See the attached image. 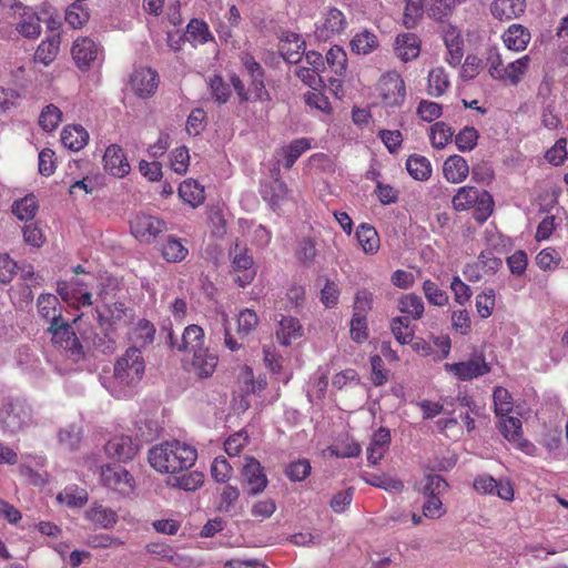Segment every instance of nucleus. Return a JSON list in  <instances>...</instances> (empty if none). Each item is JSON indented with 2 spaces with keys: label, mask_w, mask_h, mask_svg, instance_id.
Masks as SVG:
<instances>
[{
  "label": "nucleus",
  "mask_w": 568,
  "mask_h": 568,
  "mask_svg": "<svg viewBox=\"0 0 568 568\" xmlns=\"http://www.w3.org/2000/svg\"><path fill=\"white\" fill-rule=\"evenodd\" d=\"M89 141V133L81 125H68L61 132L62 144L71 151H80Z\"/></svg>",
  "instance_id": "obj_34"
},
{
  "label": "nucleus",
  "mask_w": 568,
  "mask_h": 568,
  "mask_svg": "<svg viewBox=\"0 0 568 568\" xmlns=\"http://www.w3.org/2000/svg\"><path fill=\"white\" fill-rule=\"evenodd\" d=\"M500 417L499 429L503 436L523 452L531 454L535 447L531 443L523 438L520 419L508 415Z\"/></svg>",
  "instance_id": "obj_19"
},
{
  "label": "nucleus",
  "mask_w": 568,
  "mask_h": 568,
  "mask_svg": "<svg viewBox=\"0 0 568 568\" xmlns=\"http://www.w3.org/2000/svg\"><path fill=\"white\" fill-rule=\"evenodd\" d=\"M103 165L105 171L116 178L128 175L131 170L123 150L116 144H111L106 148L103 155Z\"/></svg>",
  "instance_id": "obj_21"
},
{
  "label": "nucleus",
  "mask_w": 568,
  "mask_h": 568,
  "mask_svg": "<svg viewBox=\"0 0 568 568\" xmlns=\"http://www.w3.org/2000/svg\"><path fill=\"white\" fill-rule=\"evenodd\" d=\"M162 256L166 262L178 263L183 261L187 254L189 250L183 245L181 240L169 236L162 245L161 248Z\"/></svg>",
  "instance_id": "obj_46"
},
{
  "label": "nucleus",
  "mask_w": 568,
  "mask_h": 568,
  "mask_svg": "<svg viewBox=\"0 0 568 568\" xmlns=\"http://www.w3.org/2000/svg\"><path fill=\"white\" fill-rule=\"evenodd\" d=\"M57 500L68 507H81L88 501V493L78 486H68L58 494Z\"/></svg>",
  "instance_id": "obj_53"
},
{
  "label": "nucleus",
  "mask_w": 568,
  "mask_h": 568,
  "mask_svg": "<svg viewBox=\"0 0 568 568\" xmlns=\"http://www.w3.org/2000/svg\"><path fill=\"white\" fill-rule=\"evenodd\" d=\"M479 134L473 126H465L455 136V144L462 152H469L477 145Z\"/></svg>",
  "instance_id": "obj_57"
},
{
  "label": "nucleus",
  "mask_w": 568,
  "mask_h": 568,
  "mask_svg": "<svg viewBox=\"0 0 568 568\" xmlns=\"http://www.w3.org/2000/svg\"><path fill=\"white\" fill-rule=\"evenodd\" d=\"M398 311L409 320H419L424 314L422 297L415 294H406L398 300Z\"/></svg>",
  "instance_id": "obj_44"
},
{
  "label": "nucleus",
  "mask_w": 568,
  "mask_h": 568,
  "mask_svg": "<svg viewBox=\"0 0 568 568\" xmlns=\"http://www.w3.org/2000/svg\"><path fill=\"white\" fill-rule=\"evenodd\" d=\"M443 174L449 183L459 184L467 179L469 165L463 156L454 154L445 160Z\"/></svg>",
  "instance_id": "obj_25"
},
{
  "label": "nucleus",
  "mask_w": 568,
  "mask_h": 568,
  "mask_svg": "<svg viewBox=\"0 0 568 568\" xmlns=\"http://www.w3.org/2000/svg\"><path fill=\"white\" fill-rule=\"evenodd\" d=\"M302 336L303 327L297 318L283 317L280 321V327L276 332V337L282 345L288 346Z\"/></svg>",
  "instance_id": "obj_35"
},
{
  "label": "nucleus",
  "mask_w": 568,
  "mask_h": 568,
  "mask_svg": "<svg viewBox=\"0 0 568 568\" xmlns=\"http://www.w3.org/2000/svg\"><path fill=\"white\" fill-rule=\"evenodd\" d=\"M144 368L141 351L131 347L115 362L113 377L104 386L113 397L129 398L141 382Z\"/></svg>",
  "instance_id": "obj_1"
},
{
  "label": "nucleus",
  "mask_w": 568,
  "mask_h": 568,
  "mask_svg": "<svg viewBox=\"0 0 568 568\" xmlns=\"http://www.w3.org/2000/svg\"><path fill=\"white\" fill-rule=\"evenodd\" d=\"M349 45H351L352 52H354L356 54L366 55V54L372 53L373 51H375L378 48L379 41H378L377 36L374 32H372L367 29H364L354 34V37L352 38V40L349 42Z\"/></svg>",
  "instance_id": "obj_36"
},
{
  "label": "nucleus",
  "mask_w": 568,
  "mask_h": 568,
  "mask_svg": "<svg viewBox=\"0 0 568 568\" xmlns=\"http://www.w3.org/2000/svg\"><path fill=\"white\" fill-rule=\"evenodd\" d=\"M452 203L456 211H465L474 207V217L479 223L485 222L494 210L493 196L487 191H480L475 186L459 187Z\"/></svg>",
  "instance_id": "obj_3"
},
{
  "label": "nucleus",
  "mask_w": 568,
  "mask_h": 568,
  "mask_svg": "<svg viewBox=\"0 0 568 568\" xmlns=\"http://www.w3.org/2000/svg\"><path fill=\"white\" fill-rule=\"evenodd\" d=\"M347 27L345 14L336 9H328L321 22L316 24L315 37L321 41H327L334 36L344 31Z\"/></svg>",
  "instance_id": "obj_14"
},
{
  "label": "nucleus",
  "mask_w": 568,
  "mask_h": 568,
  "mask_svg": "<svg viewBox=\"0 0 568 568\" xmlns=\"http://www.w3.org/2000/svg\"><path fill=\"white\" fill-rule=\"evenodd\" d=\"M204 483V475L201 471H190L181 476L170 478L168 485L173 488H180L185 491H193L200 488Z\"/></svg>",
  "instance_id": "obj_47"
},
{
  "label": "nucleus",
  "mask_w": 568,
  "mask_h": 568,
  "mask_svg": "<svg viewBox=\"0 0 568 568\" xmlns=\"http://www.w3.org/2000/svg\"><path fill=\"white\" fill-rule=\"evenodd\" d=\"M445 371L456 379L466 382L488 374L491 371L489 363L483 354H475L467 361L446 363Z\"/></svg>",
  "instance_id": "obj_5"
},
{
  "label": "nucleus",
  "mask_w": 568,
  "mask_h": 568,
  "mask_svg": "<svg viewBox=\"0 0 568 568\" xmlns=\"http://www.w3.org/2000/svg\"><path fill=\"white\" fill-rule=\"evenodd\" d=\"M530 61V57L526 54L515 61L507 63L503 69L498 81L506 82L510 85H517L527 73Z\"/></svg>",
  "instance_id": "obj_30"
},
{
  "label": "nucleus",
  "mask_w": 568,
  "mask_h": 568,
  "mask_svg": "<svg viewBox=\"0 0 568 568\" xmlns=\"http://www.w3.org/2000/svg\"><path fill=\"white\" fill-rule=\"evenodd\" d=\"M49 332L51 333L53 344L65 351L73 362L82 358V345L69 324L63 323L62 320L53 322L49 326Z\"/></svg>",
  "instance_id": "obj_7"
},
{
  "label": "nucleus",
  "mask_w": 568,
  "mask_h": 568,
  "mask_svg": "<svg viewBox=\"0 0 568 568\" xmlns=\"http://www.w3.org/2000/svg\"><path fill=\"white\" fill-rule=\"evenodd\" d=\"M196 458V449L180 440L159 444L149 452L150 465L162 474H175L187 469L194 465Z\"/></svg>",
  "instance_id": "obj_2"
},
{
  "label": "nucleus",
  "mask_w": 568,
  "mask_h": 568,
  "mask_svg": "<svg viewBox=\"0 0 568 568\" xmlns=\"http://www.w3.org/2000/svg\"><path fill=\"white\" fill-rule=\"evenodd\" d=\"M38 312L40 316L45 320H50L51 323L61 321V315L58 313L59 300L52 294H42L39 296Z\"/></svg>",
  "instance_id": "obj_51"
},
{
  "label": "nucleus",
  "mask_w": 568,
  "mask_h": 568,
  "mask_svg": "<svg viewBox=\"0 0 568 568\" xmlns=\"http://www.w3.org/2000/svg\"><path fill=\"white\" fill-rule=\"evenodd\" d=\"M356 237L366 254H375L378 251L379 236L372 225L361 224L356 230Z\"/></svg>",
  "instance_id": "obj_42"
},
{
  "label": "nucleus",
  "mask_w": 568,
  "mask_h": 568,
  "mask_svg": "<svg viewBox=\"0 0 568 568\" xmlns=\"http://www.w3.org/2000/svg\"><path fill=\"white\" fill-rule=\"evenodd\" d=\"M453 129L445 122H436L429 129V140L433 148L442 150L452 142Z\"/></svg>",
  "instance_id": "obj_50"
},
{
  "label": "nucleus",
  "mask_w": 568,
  "mask_h": 568,
  "mask_svg": "<svg viewBox=\"0 0 568 568\" xmlns=\"http://www.w3.org/2000/svg\"><path fill=\"white\" fill-rule=\"evenodd\" d=\"M58 293L64 302L74 307L92 304L91 294L82 288V283H58Z\"/></svg>",
  "instance_id": "obj_24"
},
{
  "label": "nucleus",
  "mask_w": 568,
  "mask_h": 568,
  "mask_svg": "<svg viewBox=\"0 0 568 568\" xmlns=\"http://www.w3.org/2000/svg\"><path fill=\"white\" fill-rule=\"evenodd\" d=\"M38 207V201L36 196L31 194L14 201L12 204V213L20 221L28 222L36 216Z\"/></svg>",
  "instance_id": "obj_49"
},
{
  "label": "nucleus",
  "mask_w": 568,
  "mask_h": 568,
  "mask_svg": "<svg viewBox=\"0 0 568 568\" xmlns=\"http://www.w3.org/2000/svg\"><path fill=\"white\" fill-rule=\"evenodd\" d=\"M311 149V139L300 138L283 146L278 151V155L284 158V166L290 169L295 161L307 150Z\"/></svg>",
  "instance_id": "obj_39"
},
{
  "label": "nucleus",
  "mask_w": 568,
  "mask_h": 568,
  "mask_svg": "<svg viewBox=\"0 0 568 568\" xmlns=\"http://www.w3.org/2000/svg\"><path fill=\"white\" fill-rule=\"evenodd\" d=\"M390 331L395 339L402 345L409 344L413 341L415 333L414 328L409 325L408 317L402 316H397L392 320Z\"/></svg>",
  "instance_id": "obj_54"
},
{
  "label": "nucleus",
  "mask_w": 568,
  "mask_h": 568,
  "mask_svg": "<svg viewBox=\"0 0 568 568\" xmlns=\"http://www.w3.org/2000/svg\"><path fill=\"white\" fill-rule=\"evenodd\" d=\"M60 44L61 37L59 34H54L43 40L36 51V61L41 62L44 65H49L57 58Z\"/></svg>",
  "instance_id": "obj_41"
},
{
  "label": "nucleus",
  "mask_w": 568,
  "mask_h": 568,
  "mask_svg": "<svg viewBox=\"0 0 568 568\" xmlns=\"http://www.w3.org/2000/svg\"><path fill=\"white\" fill-rule=\"evenodd\" d=\"M261 194L270 203L273 210H278L283 204L293 200L292 191L278 178L262 186Z\"/></svg>",
  "instance_id": "obj_23"
},
{
  "label": "nucleus",
  "mask_w": 568,
  "mask_h": 568,
  "mask_svg": "<svg viewBox=\"0 0 568 568\" xmlns=\"http://www.w3.org/2000/svg\"><path fill=\"white\" fill-rule=\"evenodd\" d=\"M130 230L139 241L151 243L160 233L166 230V224L156 216L138 213L130 222Z\"/></svg>",
  "instance_id": "obj_10"
},
{
  "label": "nucleus",
  "mask_w": 568,
  "mask_h": 568,
  "mask_svg": "<svg viewBox=\"0 0 568 568\" xmlns=\"http://www.w3.org/2000/svg\"><path fill=\"white\" fill-rule=\"evenodd\" d=\"M17 31L26 38H38L41 33L40 19L31 9L23 8Z\"/></svg>",
  "instance_id": "obj_40"
},
{
  "label": "nucleus",
  "mask_w": 568,
  "mask_h": 568,
  "mask_svg": "<svg viewBox=\"0 0 568 568\" xmlns=\"http://www.w3.org/2000/svg\"><path fill=\"white\" fill-rule=\"evenodd\" d=\"M449 84V78L443 67H436L429 71L427 91L432 97L443 95Z\"/></svg>",
  "instance_id": "obj_43"
},
{
  "label": "nucleus",
  "mask_w": 568,
  "mask_h": 568,
  "mask_svg": "<svg viewBox=\"0 0 568 568\" xmlns=\"http://www.w3.org/2000/svg\"><path fill=\"white\" fill-rule=\"evenodd\" d=\"M304 51L305 41L300 34L291 32L281 38L280 52L285 61L290 63L298 62Z\"/></svg>",
  "instance_id": "obj_27"
},
{
  "label": "nucleus",
  "mask_w": 568,
  "mask_h": 568,
  "mask_svg": "<svg viewBox=\"0 0 568 568\" xmlns=\"http://www.w3.org/2000/svg\"><path fill=\"white\" fill-rule=\"evenodd\" d=\"M258 324L257 314L251 308L242 310L237 315V333L242 336L252 333Z\"/></svg>",
  "instance_id": "obj_63"
},
{
  "label": "nucleus",
  "mask_w": 568,
  "mask_h": 568,
  "mask_svg": "<svg viewBox=\"0 0 568 568\" xmlns=\"http://www.w3.org/2000/svg\"><path fill=\"white\" fill-rule=\"evenodd\" d=\"M176 348L185 352V355L196 352L197 348H204V332L202 327L194 324L185 327Z\"/></svg>",
  "instance_id": "obj_33"
},
{
  "label": "nucleus",
  "mask_w": 568,
  "mask_h": 568,
  "mask_svg": "<svg viewBox=\"0 0 568 568\" xmlns=\"http://www.w3.org/2000/svg\"><path fill=\"white\" fill-rule=\"evenodd\" d=\"M305 103L326 115H329L333 111V108L325 94H323L318 89H313V91H308L304 94Z\"/></svg>",
  "instance_id": "obj_60"
},
{
  "label": "nucleus",
  "mask_w": 568,
  "mask_h": 568,
  "mask_svg": "<svg viewBox=\"0 0 568 568\" xmlns=\"http://www.w3.org/2000/svg\"><path fill=\"white\" fill-rule=\"evenodd\" d=\"M455 6L452 0H427L426 13L436 21H443L452 14Z\"/></svg>",
  "instance_id": "obj_55"
},
{
  "label": "nucleus",
  "mask_w": 568,
  "mask_h": 568,
  "mask_svg": "<svg viewBox=\"0 0 568 568\" xmlns=\"http://www.w3.org/2000/svg\"><path fill=\"white\" fill-rule=\"evenodd\" d=\"M159 84V78L155 71L149 68H140L133 71L130 78L131 89L140 98L151 97Z\"/></svg>",
  "instance_id": "obj_17"
},
{
  "label": "nucleus",
  "mask_w": 568,
  "mask_h": 568,
  "mask_svg": "<svg viewBox=\"0 0 568 568\" xmlns=\"http://www.w3.org/2000/svg\"><path fill=\"white\" fill-rule=\"evenodd\" d=\"M403 24L407 29L415 28L419 20L423 18L424 12H426L424 0H403Z\"/></svg>",
  "instance_id": "obj_45"
},
{
  "label": "nucleus",
  "mask_w": 568,
  "mask_h": 568,
  "mask_svg": "<svg viewBox=\"0 0 568 568\" xmlns=\"http://www.w3.org/2000/svg\"><path fill=\"white\" fill-rule=\"evenodd\" d=\"M61 121L62 112L54 104H49L45 108H43L39 116L40 126L48 132L57 129Z\"/></svg>",
  "instance_id": "obj_56"
},
{
  "label": "nucleus",
  "mask_w": 568,
  "mask_h": 568,
  "mask_svg": "<svg viewBox=\"0 0 568 568\" xmlns=\"http://www.w3.org/2000/svg\"><path fill=\"white\" fill-rule=\"evenodd\" d=\"M474 489L483 495H495L505 501H511L515 496L514 485L508 478L497 480L487 474L475 478Z\"/></svg>",
  "instance_id": "obj_12"
},
{
  "label": "nucleus",
  "mask_w": 568,
  "mask_h": 568,
  "mask_svg": "<svg viewBox=\"0 0 568 568\" xmlns=\"http://www.w3.org/2000/svg\"><path fill=\"white\" fill-rule=\"evenodd\" d=\"M71 55L77 68L81 71H88L102 62L100 45L88 37H80L73 41Z\"/></svg>",
  "instance_id": "obj_6"
},
{
  "label": "nucleus",
  "mask_w": 568,
  "mask_h": 568,
  "mask_svg": "<svg viewBox=\"0 0 568 568\" xmlns=\"http://www.w3.org/2000/svg\"><path fill=\"white\" fill-rule=\"evenodd\" d=\"M231 82L242 101H247L250 99L263 101L267 99V92L263 83V75L251 79V88L248 92L244 90V84L237 75H233L231 78Z\"/></svg>",
  "instance_id": "obj_32"
},
{
  "label": "nucleus",
  "mask_w": 568,
  "mask_h": 568,
  "mask_svg": "<svg viewBox=\"0 0 568 568\" xmlns=\"http://www.w3.org/2000/svg\"><path fill=\"white\" fill-rule=\"evenodd\" d=\"M30 420L29 409L21 403H4L0 407V426L4 433L16 434Z\"/></svg>",
  "instance_id": "obj_11"
},
{
  "label": "nucleus",
  "mask_w": 568,
  "mask_h": 568,
  "mask_svg": "<svg viewBox=\"0 0 568 568\" xmlns=\"http://www.w3.org/2000/svg\"><path fill=\"white\" fill-rule=\"evenodd\" d=\"M495 291L486 288L476 296V310L481 318H487L493 314L495 307Z\"/></svg>",
  "instance_id": "obj_61"
},
{
  "label": "nucleus",
  "mask_w": 568,
  "mask_h": 568,
  "mask_svg": "<svg viewBox=\"0 0 568 568\" xmlns=\"http://www.w3.org/2000/svg\"><path fill=\"white\" fill-rule=\"evenodd\" d=\"M390 443V433L387 428H379L372 436L367 447V460L376 465L385 455Z\"/></svg>",
  "instance_id": "obj_29"
},
{
  "label": "nucleus",
  "mask_w": 568,
  "mask_h": 568,
  "mask_svg": "<svg viewBox=\"0 0 568 568\" xmlns=\"http://www.w3.org/2000/svg\"><path fill=\"white\" fill-rule=\"evenodd\" d=\"M378 92L385 105L399 106L406 97L405 82L398 73L388 72L379 79Z\"/></svg>",
  "instance_id": "obj_9"
},
{
  "label": "nucleus",
  "mask_w": 568,
  "mask_h": 568,
  "mask_svg": "<svg viewBox=\"0 0 568 568\" xmlns=\"http://www.w3.org/2000/svg\"><path fill=\"white\" fill-rule=\"evenodd\" d=\"M237 381L244 394H254L261 392L266 385L265 379H255L253 371L247 366L241 367L237 375Z\"/></svg>",
  "instance_id": "obj_52"
},
{
  "label": "nucleus",
  "mask_w": 568,
  "mask_h": 568,
  "mask_svg": "<svg viewBox=\"0 0 568 568\" xmlns=\"http://www.w3.org/2000/svg\"><path fill=\"white\" fill-rule=\"evenodd\" d=\"M395 55L403 62H409L418 58L420 53V40L415 33H400L394 41Z\"/></svg>",
  "instance_id": "obj_22"
},
{
  "label": "nucleus",
  "mask_w": 568,
  "mask_h": 568,
  "mask_svg": "<svg viewBox=\"0 0 568 568\" xmlns=\"http://www.w3.org/2000/svg\"><path fill=\"white\" fill-rule=\"evenodd\" d=\"M525 8V0H494L490 11L496 19L511 20L519 17Z\"/></svg>",
  "instance_id": "obj_31"
},
{
  "label": "nucleus",
  "mask_w": 568,
  "mask_h": 568,
  "mask_svg": "<svg viewBox=\"0 0 568 568\" xmlns=\"http://www.w3.org/2000/svg\"><path fill=\"white\" fill-rule=\"evenodd\" d=\"M501 38L507 49L520 52L527 48L531 36L527 28L515 23L508 27Z\"/></svg>",
  "instance_id": "obj_28"
},
{
  "label": "nucleus",
  "mask_w": 568,
  "mask_h": 568,
  "mask_svg": "<svg viewBox=\"0 0 568 568\" xmlns=\"http://www.w3.org/2000/svg\"><path fill=\"white\" fill-rule=\"evenodd\" d=\"M100 480L103 486L121 495H129L134 489L132 475L120 465H105L100 468Z\"/></svg>",
  "instance_id": "obj_8"
},
{
  "label": "nucleus",
  "mask_w": 568,
  "mask_h": 568,
  "mask_svg": "<svg viewBox=\"0 0 568 568\" xmlns=\"http://www.w3.org/2000/svg\"><path fill=\"white\" fill-rule=\"evenodd\" d=\"M231 273L241 287L248 285L256 275L253 257L248 255L245 245L235 242L230 248Z\"/></svg>",
  "instance_id": "obj_4"
},
{
  "label": "nucleus",
  "mask_w": 568,
  "mask_h": 568,
  "mask_svg": "<svg viewBox=\"0 0 568 568\" xmlns=\"http://www.w3.org/2000/svg\"><path fill=\"white\" fill-rule=\"evenodd\" d=\"M560 261L561 256L554 247H546L536 256V264L544 271L556 270Z\"/></svg>",
  "instance_id": "obj_64"
},
{
  "label": "nucleus",
  "mask_w": 568,
  "mask_h": 568,
  "mask_svg": "<svg viewBox=\"0 0 568 568\" xmlns=\"http://www.w3.org/2000/svg\"><path fill=\"white\" fill-rule=\"evenodd\" d=\"M185 39L196 47L213 41L214 37L205 21L192 19L186 26Z\"/></svg>",
  "instance_id": "obj_38"
},
{
  "label": "nucleus",
  "mask_w": 568,
  "mask_h": 568,
  "mask_svg": "<svg viewBox=\"0 0 568 568\" xmlns=\"http://www.w3.org/2000/svg\"><path fill=\"white\" fill-rule=\"evenodd\" d=\"M104 449L108 457L119 462H128L135 456L139 446L130 436L116 435L105 444Z\"/></svg>",
  "instance_id": "obj_18"
},
{
  "label": "nucleus",
  "mask_w": 568,
  "mask_h": 568,
  "mask_svg": "<svg viewBox=\"0 0 568 568\" xmlns=\"http://www.w3.org/2000/svg\"><path fill=\"white\" fill-rule=\"evenodd\" d=\"M493 398H494L495 413L497 416H506L509 413H511L513 398L506 388H504L501 386H497L494 389Z\"/></svg>",
  "instance_id": "obj_58"
},
{
  "label": "nucleus",
  "mask_w": 568,
  "mask_h": 568,
  "mask_svg": "<svg viewBox=\"0 0 568 568\" xmlns=\"http://www.w3.org/2000/svg\"><path fill=\"white\" fill-rule=\"evenodd\" d=\"M501 266V260L491 252H481L476 262L465 266L463 274L470 282H478L485 274L495 273Z\"/></svg>",
  "instance_id": "obj_16"
},
{
  "label": "nucleus",
  "mask_w": 568,
  "mask_h": 568,
  "mask_svg": "<svg viewBox=\"0 0 568 568\" xmlns=\"http://www.w3.org/2000/svg\"><path fill=\"white\" fill-rule=\"evenodd\" d=\"M326 62L336 74H343L346 70L347 55L339 45H333L326 53Z\"/></svg>",
  "instance_id": "obj_62"
},
{
  "label": "nucleus",
  "mask_w": 568,
  "mask_h": 568,
  "mask_svg": "<svg viewBox=\"0 0 568 568\" xmlns=\"http://www.w3.org/2000/svg\"><path fill=\"white\" fill-rule=\"evenodd\" d=\"M84 517L94 526L103 529H110L118 523L116 511L97 503L85 510Z\"/></svg>",
  "instance_id": "obj_26"
},
{
  "label": "nucleus",
  "mask_w": 568,
  "mask_h": 568,
  "mask_svg": "<svg viewBox=\"0 0 568 568\" xmlns=\"http://www.w3.org/2000/svg\"><path fill=\"white\" fill-rule=\"evenodd\" d=\"M217 363V356L210 353L206 347L197 348L196 352L185 355L183 358L184 368L201 378L211 376L214 373Z\"/></svg>",
  "instance_id": "obj_13"
},
{
  "label": "nucleus",
  "mask_w": 568,
  "mask_h": 568,
  "mask_svg": "<svg viewBox=\"0 0 568 568\" xmlns=\"http://www.w3.org/2000/svg\"><path fill=\"white\" fill-rule=\"evenodd\" d=\"M406 169L412 178L417 181H425L432 174V165L428 159L422 155H410L406 161Z\"/></svg>",
  "instance_id": "obj_48"
},
{
  "label": "nucleus",
  "mask_w": 568,
  "mask_h": 568,
  "mask_svg": "<svg viewBox=\"0 0 568 568\" xmlns=\"http://www.w3.org/2000/svg\"><path fill=\"white\" fill-rule=\"evenodd\" d=\"M443 40L447 49L446 61L456 67L464 57V40L457 27L447 24L443 28Z\"/></svg>",
  "instance_id": "obj_20"
},
{
  "label": "nucleus",
  "mask_w": 568,
  "mask_h": 568,
  "mask_svg": "<svg viewBox=\"0 0 568 568\" xmlns=\"http://www.w3.org/2000/svg\"><path fill=\"white\" fill-rule=\"evenodd\" d=\"M155 328L145 320L140 321L131 333V341L140 346L151 343L154 338Z\"/></svg>",
  "instance_id": "obj_59"
},
{
  "label": "nucleus",
  "mask_w": 568,
  "mask_h": 568,
  "mask_svg": "<svg viewBox=\"0 0 568 568\" xmlns=\"http://www.w3.org/2000/svg\"><path fill=\"white\" fill-rule=\"evenodd\" d=\"M243 481L247 485L248 495H257L265 490L268 480L258 460L253 457H245L242 468Z\"/></svg>",
  "instance_id": "obj_15"
},
{
  "label": "nucleus",
  "mask_w": 568,
  "mask_h": 568,
  "mask_svg": "<svg viewBox=\"0 0 568 568\" xmlns=\"http://www.w3.org/2000/svg\"><path fill=\"white\" fill-rule=\"evenodd\" d=\"M179 195L192 207L201 205L205 200L204 187L195 180L189 179L180 184Z\"/></svg>",
  "instance_id": "obj_37"
}]
</instances>
